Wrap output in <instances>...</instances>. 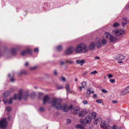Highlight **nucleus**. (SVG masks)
Wrapping results in <instances>:
<instances>
[{
	"mask_svg": "<svg viewBox=\"0 0 129 129\" xmlns=\"http://www.w3.org/2000/svg\"><path fill=\"white\" fill-rule=\"evenodd\" d=\"M105 129H111V127L109 125H107L106 126Z\"/></svg>",
	"mask_w": 129,
	"mask_h": 129,
	"instance_id": "42",
	"label": "nucleus"
},
{
	"mask_svg": "<svg viewBox=\"0 0 129 129\" xmlns=\"http://www.w3.org/2000/svg\"><path fill=\"white\" fill-rule=\"evenodd\" d=\"M66 89L68 92H70V90L69 88V86L67 84H66Z\"/></svg>",
	"mask_w": 129,
	"mask_h": 129,
	"instance_id": "27",
	"label": "nucleus"
},
{
	"mask_svg": "<svg viewBox=\"0 0 129 129\" xmlns=\"http://www.w3.org/2000/svg\"><path fill=\"white\" fill-rule=\"evenodd\" d=\"M129 93V86L123 90L121 92V95H123Z\"/></svg>",
	"mask_w": 129,
	"mask_h": 129,
	"instance_id": "11",
	"label": "nucleus"
},
{
	"mask_svg": "<svg viewBox=\"0 0 129 129\" xmlns=\"http://www.w3.org/2000/svg\"><path fill=\"white\" fill-rule=\"evenodd\" d=\"M109 40L110 42H113L116 40V38L115 37H114L113 35H111L109 36Z\"/></svg>",
	"mask_w": 129,
	"mask_h": 129,
	"instance_id": "15",
	"label": "nucleus"
},
{
	"mask_svg": "<svg viewBox=\"0 0 129 129\" xmlns=\"http://www.w3.org/2000/svg\"><path fill=\"white\" fill-rule=\"evenodd\" d=\"M14 90L13 89L11 91L10 90L9 91H6L4 93L3 95L4 96H7L10 94V92L13 91Z\"/></svg>",
	"mask_w": 129,
	"mask_h": 129,
	"instance_id": "18",
	"label": "nucleus"
},
{
	"mask_svg": "<svg viewBox=\"0 0 129 129\" xmlns=\"http://www.w3.org/2000/svg\"><path fill=\"white\" fill-rule=\"evenodd\" d=\"M11 52L12 54H15L16 52V50L14 48H12V49Z\"/></svg>",
	"mask_w": 129,
	"mask_h": 129,
	"instance_id": "30",
	"label": "nucleus"
},
{
	"mask_svg": "<svg viewBox=\"0 0 129 129\" xmlns=\"http://www.w3.org/2000/svg\"><path fill=\"white\" fill-rule=\"evenodd\" d=\"M75 81H77V78H75Z\"/></svg>",
	"mask_w": 129,
	"mask_h": 129,
	"instance_id": "63",
	"label": "nucleus"
},
{
	"mask_svg": "<svg viewBox=\"0 0 129 129\" xmlns=\"http://www.w3.org/2000/svg\"><path fill=\"white\" fill-rule=\"evenodd\" d=\"M63 88L61 86H59L57 87V89H60L62 88Z\"/></svg>",
	"mask_w": 129,
	"mask_h": 129,
	"instance_id": "55",
	"label": "nucleus"
},
{
	"mask_svg": "<svg viewBox=\"0 0 129 129\" xmlns=\"http://www.w3.org/2000/svg\"><path fill=\"white\" fill-rule=\"evenodd\" d=\"M12 109V107H8L6 108V110L7 111H11Z\"/></svg>",
	"mask_w": 129,
	"mask_h": 129,
	"instance_id": "26",
	"label": "nucleus"
},
{
	"mask_svg": "<svg viewBox=\"0 0 129 129\" xmlns=\"http://www.w3.org/2000/svg\"><path fill=\"white\" fill-rule=\"evenodd\" d=\"M107 76L109 78H111L113 76V75L110 74H107Z\"/></svg>",
	"mask_w": 129,
	"mask_h": 129,
	"instance_id": "43",
	"label": "nucleus"
},
{
	"mask_svg": "<svg viewBox=\"0 0 129 129\" xmlns=\"http://www.w3.org/2000/svg\"><path fill=\"white\" fill-rule=\"evenodd\" d=\"M31 51L32 50L29 49L23 51L21 52V54L22 56H24L28 53L30 54L31 55L32 54Z\"/></svg>",
	"mask_w": 129,
	"mask_h": 129,
	"instance_id": "10",
	"label": "nucleus"
},
{
	"mask_svg": "<svg viewBox=\"0 0 129 129\" xmlns=\"http://www.w3.org/2000/svg\"><path fill=\"white\" fill-rule=\"evenodd\" d=\"M123 20L125 22L127 21V19L126 18H123Z\"/></svg>",
	"mask_w": 129,
	"mask_h": 129,
	"instance_id": "54",
	"label": "nucleus"
},
{
	"mask_svg": "<svg viewBox=\"0 0 129 129\" xmlns=\"http://www.w3.org/2000/svg\"><path fill=\"white\" fill-rule=\"evenodd\" d=\"M111 35L108 32H105L104 33V35L107 39H109L110 37L109 36Z\"/></svg>",
	"mask_w": 129,
	"mask_h": 129,
	"instance_id": "25",
	"label": "nucleus"
},
{
	"mask_svg": "<svg viewBox=\"0 0 129 129\" xmlns=\"http://www.w3.org/2000/svg\"><path fill=\"white\" fill-rule=\"evenodd\" d=\"M92 121L91 116L89 115L86 116L85 119L81 118L79 120L80 122L84 126L90 124Z\"/></svg>",
	"mask_w": 129,
	"mask_h": 129,
	"instance_id": "4",
	"label": "nucleus"
},
{
	"mask_svg": "<svg viewBox=\"0 0 129 129\" xmlns=\"http://www.w3.org/2000/svg\"><path fill=\"white\" fill-rule=\"evenodd\" d=\"M109 81L111 83H114L115 81V80L114 79H110Z\"/></svg>",
	"mask_w": 129,
	"mask_h": 129,
	"instance_id": "40",
	"label": "nucleus"
},
{
	"mask_svg": "<svg viewBox=\"0 0 129 129\" xmlns=\"http://www.w3.org/2000/svg\"><path fill=\"white\" fill-rule=\"evenodd\" d=\"M15 80L14 78H11L10 79V81H11V82H14Z\"/></svg>",
	"mask_w": 129,
	"mask_h": 129,
	"instance_id": "44",
	"label": "nucleus"
},
{
	"mask_svg": "<svg viewBox=\"0 0 129 129\" xmlns=\"http://www.w3.org/2000/svg\"><path fill=\"white\" fill-rule=\"evenodd\" d=\"M7 124L6 120L5 118H3L0 120V127L1 128H5Z\"/></svg>",
	"mask_w": 129,
	"mask_h": 129,
	"instance_id": "8",
	"label": "nucleus"
},
{
	"mask_svg": "<svg viewBox=\"0 0 129 129\" xmlns=\"http://www.w3.org/2000/svg\"><path fill=\"white\" fill-rule=\"evenodd\" d=\"M74 47H71L67 48L65 51V54L66 55H70L72 53L75 51Z\"/></svg>",
	"mask_w": 129,
	"mask_h": 129,
	"instance_id": "7",
	"label": "nucleus"
},
{
	"mask_svg": "<svg viewBox=\"0 0 129 129\" xmlns=\"http://www.w3.org/2000/svg\"><path fill=\"white\" fill-rule=\"evenodd\" d=\"M54 98H54L52 99V100H51L50 99L48 95H46L45 96L43 99V104H45V103H51L52 105H52V103L53 99Z\"/></svg>",
	"mask_w": 129,
	"mask_h": 129,
	"instance_id": "5",
	"label": "nucleus"
},
{
	"mask_svg": "<svg viewBox=\"0 0 129 129\" xmlns=\"http://www.w3.org/2000/svg\"><path fill=\"white\" fill-rule=\"evenodd\" d=\"M76 127L77 128H80L81 129H85L84 127L81 124H78L76 125Z\"/></svg>",
	"mask_w": 129,
	"mask_h": 129,
	"instance_id": "22",
	"label": "nucleus"
},
{
	"mask_svg": "<svg viewBox=\"0 0 129 129\" xmlns=\"http://www.w3.org/2000/svg\"><path fill=\"white\" fill-rule=\"evenodd\" d=\"M8 103L9 104H11L13 101V98H10L9 100H7Z\"/></svg>",
	"mask_w": 129,
	"mask_h": 129,
	"instance_id": "28",
	"label": "nucleus"
},
{
	"mask_svg": "<svg viewBox=\"0 0 129 129\" xmlns=\"http://www.w3.org/2000/svg\"><path fill=\"white\" fill-rule=\"evenodd\" d=\"M95 46V44L93 42L90 43L89 46V49L90 50L94 49Z\"/></svg>",
	"mask_w": 129,
	"mask_h": 129,
	"instance_id": "13",
	"label": "nucleus"
},
{
	"mask_svg": "<svg viewBox=\"0 0 129 129\" xmlns=\"http://www.w3.org/2000/svg\"><path fill=\"white\" fill-rule=\"evenodd\" d=\"M94 59H100V57L97 56H96L94 57Z\"/></svg>",
	"mask_w": 129,
	"mask_h": 129,
	"instance_id": "51",
	"label": "nucleus"
},
{
	"mask_svg": "<svg viewBox=\"0 0 129 129\" xmlns=\"http://www.w3.org/2000/svg\"><path fill=\"white\" fill-rule=\"evenodd\" d=\"M80 111L79 108L77 107H76L74 110V113L75 114H77Z\"/></svg>",
	"mask_w": 129,
	"mask_h": 129,
	"instance_id": "20",
	"label": "nucleus"
},
{
	"mask_svg": "<svg viewBox=\"0 0 129 129\" xmlns=\"http://www.w3.org/2000/svg\"><path fill=\"white\" fill-rule=\"evenodd\" d=\"M112 102L113 103H117V101H112Z\"/></svg>",
	"mask_w": 129,
	"mask_h": 129,
	"instance_id": "59",
	"label": "nucleus"
},
{
	"mask_svg": "<svg viewBox=\"0 0 129 129\" xmlns=\"http://www.w3.org/2000/svg\"><path fill=\"white\" fill-rule=\"evenodd\" d=\"M83 103L85 104H87V103L86 100H84L83 101Z\"/></svg>",
	"mask_w": 129,
	"mask_h": 129,
	"instance_id": "45",
	"label": "nucleus"
},
{
	"mask_svg": "<svg viewBox=\"0 0 129 129\" xmlns=\"http://www.w3.org/2000/svg\"><path fill=\"white\" fill-rule=\"evenodd\" d=\"M99 88H102V86H100L99 87Z\"/></svg>",
	"mask_w": 129,
	"mask_h": 129,
	"instance_id": "64",
	"label": "nucleus"
},
{
	"mask_svg": "<svg viewBox=\"0 0 129 129\" xmlns=\"http://www.w3.org/2000/svg\"><path fill=\"white\" fill-rule=\"evenodd\" d=\"M4 103L5 104H6L7 103H8L7 100H6L5 99L3 100Z\"/></svg>",
	"mask_w": 129,
	"mask_h": 129,
	"instance_id": "48",
	"label": "nucleus"
},
{
	"mask_svg": "<svg viewBox=\"0 0 129 129\" xmlns=\"http://www.w3.org/2000/svg\"><path fill=\"white\" fill-rule=\"evenodd\" d=\"M20 73L21 74H27L28 73L25 70H23L21 71Z\"/></svg>",
	"mask_w": 129,
	"mask_h": 129,
	"instance_id": "32",
	"label": "nucleus"
},
{
	"mask_svg": "<svg viewBox=\"0 0 129 129\" xmlns=\"http://www.w3.org/2000/svg\"><path fill=\"white\" fill-rule=\"evenodd\" d=\"M64 64V62L63 61H62L60 62V64L61 65H63Z\"/></svg>",
	"mask_w": 129,
	"mask_h": 129,
	"instance_id": "56",
	"label": "nucleus"
},
{
	"mask_svg": "<svg viewBox=\"0 0 129 129\" xmlns=\"http://www.w3.org/2000/svg\"><path fill=\"white\" fill-rule=\"evenodd\" d=\"M98 119H95L93 122L94 124L96 125L98 123Z\"/></svg>",
	"mask_w": 129,
	"mask_h": 129,
	"instance_id": "37",
	"label": "nucleus"
},
{
	"mask_svg": "<svg viewBox=\"0 0 129 129\" xmlns=\"http://www.w3.org/2000/svg\"><path fill=\"white\" fill-rule=\"evenodd\" d=\"M86 113V111L84 110H81L78 114V116L79 117H83Z\"/></svg>",
	"mask_w": 129,
	"mask_h": 129,
	"instance_id": "14",
	"label": "nucleus"
},
{
	"mask_svg": "<svg viewBox=\"0 0 129 129\" xmlns=\"http://www.w3.org/2000/svg\"><path fill=\"white\" fill-rule=\"evenodd\" d=\"M81 87H82V88H84L86 86V82L85 81H83L81 82Z\"/></svg>",
	"mask_w": 129,
	"mask_h": 129,
	"instance_id": "24",
	"label": "nucleus"
},
{
	"mask_svg": "<svg viewBox=\"0 0 129 129\" xmlns=\"http://www.w3.org/2000/svg\"><path fill=\"white\" fill-rule=\"evenodd\" d=\"M35 95V92H33L31 94V96L32 99H34Z\"/></svg>",
	"mask_w": 129,
	"mask_h": 129,
	"instance_id": "33",
	"label": "nucleus"
},
{
	"mask_svg": "<svg viewBox=\"0 0 129 129\" xmlns=\"http://www.w3.org/2000/svg\"><path fill=\"white\" fill-rule=\"evenodd\" d=\"M106 122L104 120L102 121L100 124V126L101 127L103 128L106 125Z\"/></svg>",
	"mask_w": 129,
	"mask_h": 129,
	"instance_id": "21",
	"label": "nucleus"
},
{
	"mask_svg": "<svg viewBox=\"0 0 129 129\" xmlns=\"http://www.w3.org/2000/svg\"><path fill=\"white\" fill-rule=\"evenodd\" d=\"M119 25V24L118 22H115L113 25V26L114 27H116Z\"/></svg>",
	"mask_w": 129,
	"mask_h": 129,
	"instance_id": "31",
	"label": "nucleus"
},
{
	"mask_svg": "<svg viewBox=\"0 0 129 129\" xmlns=\"http://www.w3.org/2000/svg\"><path fill=\"white\" fill-rule=\"evenodd\" d=\"M75 50L77 53H80L82 52L84 53L88 51V49L85 44L81 43L76 46Z\"/></svg>",
	"mask_w": 129,
	"mask_h": 129,
	"instance_id": "3",
	"label": "nucleus"
},
{
	"mask_svg": "<svg viewBox=\"0 0 129 129\" xmlns=\"http://www.w3.org/2000/svg\"><path fill=\"white\" fill-rule=\"evenodd\" d=\"M118 62L119 63H123V61H118Z\"/></svg>",
	"mask_w": 129,
	"mask_h": 129,
	"instance_id": "62",
	"label": "nucleus"
},
{
	"mask_svg": "<svg viewBox=\"0 0 129 129\" xmlns=\"http://www.w3.org/2000/svg\"><path fill=\"white\" fill-rule=\"evenodd\" d=\"M126 9H129V4L127 5L126 7Z\"/></svg>",
	"mask_w": 129,
	"mask_h": 129,
	"instance_id": "58",
	"label": "nucleus"
},
{
	"mask_svg": "<svg viewBox=\"0 0 129 129\" xmlns=\"http://www.w3.org/2000/svg\"><path fill=\"white\" fill-rule=\"evenodd\" d=\"M97 97V95L95 94H94L93 95V98L94 99L96 98Z\"/></svg>",
	"mask_w": 129,
	"mask_h": 129,
	"instance_id": "47",
	"label": "nucleus"
},
{
	"mask_svg": "<svg viewBox=\"0 0 129 129\" xmlns=\"http://www.w3.org/2000/svg\"><path fill=\"white\" fill-rule=\"evenodd\" d=\"M114 58L116 60H122L124 59V57L122 55L119 54L114 56Z\"/></svg>",
	"mask_w": 129,
	"mask_h": 129,
	"instance_id": "12",
	"label": "nucleus"
},
{
	"mask_svg": "<svg viewBox=\"0 0 129 129\" xmlns=\"http://www.w3.org/2000/svg\"><path fill=\"white\" fill-rule=\"evenodd\" d=\"M28 65V62H26L25 63V66H27Z\"/></svg>",
	"mask_w": 129,
	"mask_h": 129,
	"instance_id": "60",
	"label": "nucleus"
},
{
	"mask_svg": "<svg viewBox=\"0 0 129 129\" xmlns=\"http://www.w3.org/2000/svg\"><path fill=\"white\" fill-rule=\"evenodd\" d=\"M53 73L55 75H57V72L56 70H55L54 71Z\"/></svg>",
	"mask_w": 129,
	"mask_h": 129,
	"instance_id": "53",
	"label": "nucleus"
},
{
	"mask_svg": "<svg viewBox=\"0 0 129 129\" xmlns=\"http://www.w3.org/2000/svg\"><path fill=\"white\" fill-rule=\"evenodd\" d=\"M91 115L93 118H95L96 116V114L95 112H93L92 113Z\"/></svg>",
	"mask_w": 129,
	"mask_h": 129,
	"instance_id": "29",
	"label": "nucleus"
},
{
	"mask_svg": "<svg viewBox=\"0 0 129 129\" xmlns=\"http://www.w3.org/2000/svg\"><path fill=\"white\" fill-rule=\"evenodd\" d=\"M71 122V120L69 119L67 120V124H69Z\"/></svg>",
	"mask_w": 129,
	"mask_h": 129,
	"instance_id": "41",
	"label": "nucleus"
},
{
	"mask_svg": "<svg viewBox=\"0 0 129 129\" xmlns=\"http://www.w3.org/2000/svg\"><path fill=\"white\" fill-rule=\"evenodd\" d=\"M96 102H97L99 103H103V101L102 100L98 99L96 101Z\"/></svg>",
	"mask_w": 129,
	"mask_h": 129,
	"instance_id": "34",
	"label": "nucleus"
},
{
	"mask_svg": "<svg viewBox=\"0 0 129 129\" xmlns=\"http://www.w3.org/2000/svg\"><path fill=\"white\" fill-rule=\"evenodd\" d=\"M126 22H122V24L123 26H124L125 25H126Z\"/></svg>",
	"mask_w": 129,
	"mask_h": 129,
	"instance_id": "50",
	"label": "nucleus"
},
{
	"mask_svg": "<svg viewBox=\"0 0 129 129\" xmlns=\"http://www.w3.org/2000/svg\"><path fill=\"white\" fill-rule=\"evenodd\" d=\"M62 80L63 81H66V79L64 77H62L61 78Z\"/></svg>",
	"mask_w": 129,
	"mask_h": 129,
	"instance_id": "52",
	"label": "nucleus"
},
{
	"mask_svg": "<svg viewBox=\"0 0 129 129\" xmlns=\"http://www.w3.org/2000/svg\"><path fill=\"white\" fill-rule=\"evenodd\" d=\"M23 90L20 89L19 90V92L18 94H15L14 96L13 99L16 100L17 99L20 100L22 98L25 100L28 97L29 93L27 92H25L24 94L22 95V93L23 92Z\"/></svg>",
	"mask_w": 129,
	"mask_h": 129,
	"instance_id": "2",
	"label": "nucleus"
},
{
	"mask_svg": "<svg viewBox=\"0 0 129 129\" xmlns=\"http://www.w3.org/2000/svg\"><path fill=\"white\" fill-rule=\"evenodd\" d=\"M36 66H35L33 67H31L30 68V69L31 70H35L37 68Z\"/></svg>",
	"mask_w": 129,
	"mask_h": 129,
	"instance_id": "38",
	"label": "nucleus"
},
{
	"mask_svg": "<svg viewBox=\"0 0 129 129\" xmlns=\"http://www.w3.org/2000/svg\"><path fill=\"white\" fill-rule=\"evenodd\" d=\"M100 40V39L99 37L96 38L95 39L94 43L95 44V45H96L97 47L98 48H100L102 46Z\"/></svg>",
	"mask_w": 129,
	"mask_h": 129,
	"instance_id": "9",
	"label": "nucleus"
},
{
	"mask_svg": "<svg viewBox=\"0 0 129 129\" xmlns=\"http://www.w3.org/2000/svg\"><path fill=\"white\" fill-rule=\"evenodd\" d=\"M94 92V90L91 88H88L87 89L86 93L88 94H89L91 93H93Z\"/></svg>",
	"mask_w": 129,
	"mask_h": 129,
	"instance_id": "17",
	"label": "nucleus"
},
{
	"mask_svg": "<svg viewBox=\"0 0 129 129\" xmlns=\"http://www.w3.org/2000/svg\"><path fill=\"white\" fill-rule=\"evenodd\" d=\"M76 63L78 64H80V65L82 66L83 64L85 63L84 60L83 59L82 60H77L76 61Z\"/></svg>",
	"mask_w": 129,
	"mask_h": 129,
	"instance_id": "16",
	"label": "nucleus"
},
{
	"mask_svg": "<svg viewBox=\"0 0 129 129\" xmlns=\"http://www.w3.org/2000/svg\"><path fill=\"white\" fill-rule=\"evenodd\" d=\"M112 33L114 35L117 36H119L123 34L124 33V31L123 30H118L117 29H115L113 30Z\"/></svg>",
	"mask_w": 129,
	"mask_h": 129,
	"instance_id": "6",
	"label": "nucleus"
},
{
	"mask_svg": "<svg viewBox=\"0 0 129 129\" xmlns=\"http://www.w3.org/2000/svg\"><path fill=\"white\" fill-rule=\"evenodd\" d=\"M82 88L81 86H79V89L81 91L82 90Z\"/></svg>",
	"mask_w": 129,
	"mask_h": 129,
	"instance_id": "57",
	"label": "nucleus"
},
{
	"mask_svg": "<svg viewBox=\"0 0 129 129\" xmlns=\"http://www.w3.org/2000/svg\"><path fill=\"white\" fill-rule=\"evenodd\" d=\"M34 51L35 52H38V48H36L34 49Z\"/></svg>",
	"mask_w": 129,
	"mask_h": 129,
	"instance_id": "49",
	"label": "nucleus"
},
{
	"mask_svg": "<svg viewBox=\"0 0 129 129\" xmlns=\"http://www.w3.org/2000/svg\"><path fill=\"white\" fill-rule=\"evenodd\" d=\"M61 100L59 99L54 98L53 99L52 103V105L54 106L55 108L58 110L61 109L64 111L67 112L69 109L72 110L73 106L71 105L69 107L66 104L61 105Z\"/></svg>",
	"mask_w": 129,
	"mask_h": 129,
	"instance_id": "1",
	"label": "nucleus"
},
{
	"mask_svg": "<svg viewBox=\"0 0 129 129\" xmlns=\"http://www.w3.org/2000/svg\"><path fill=\"white\" fill-rule=\"evenodd\" d=\"M98 72L96 71L95 70L94 71L91 72L90 73V74H95L97 73Z\"/></svg>",
	"mask_w": 129,
	"mask_h": 129,
	"instance_id": "39",
	"label": "nucleus"
},
{
	"mask_svg": "<svg viewBox=\"0 0 129 129\" xmlns=\"http://www.w3.org/2000/svg\"><path fill=\"white\" fill-rule=\"evenodd\" d=\"M57 50L59 51L62 50V46L61 45L58 46L57 47Z\"/></svg>",
	"mask_w": 129,
	"mask_h": 129,
	"instance_id": "23",
	"label": "nucleus"
},
{
	"mask_svg": "<svg viewBox=\"0 0 129 129\" xmlns=\"http://www.w3.org/2000/svg\"><path fill=\"white\" fill-rule=\"evenodd\" d=\"M69 63L72 64L73 63V61H69L68 62Z\"/></svg>",
	"mask_w": 129,
	"mask_h": 129,
	"instance_id": "61",
	"label": "nucleus"
},
{
	"mask_svg": "<svg viewBox=\"0 0 129 129\" xmlns=\"http://www.w3.org/2000/svg\"><path fill=\"white\" fill-rule=\"evenodd\" d=\"M112 129H117L118 128V126L116 125H114L111 128Z\"/></svg>",
	"mask_w": 129,
	"mask_h": 129,
	"instance_id": "35",
	"label": "nucleus"
},
{
	"mask_svg": "<svg viewBox=\"0 0 129 129\" xmlns=\"http://www.w3.org/2000/svg\"><path fill=\"white\" fill-rule=\"evenodd\" d=\"M107 41L105 39H103L101 41V45L102 44L103 45H105L107 43Z\"/></svg>",
	"mask_w": 129,
	"mask_h": 129,
	"instance_id": "19",
	"label": "nucleus"
},
{
	"mask_svg": "<svg viewBox=\"0 0 129 129\" xmlns=\"http://www.w3.org/2000/svg\"><path fill=\"white\" fill-rule=\"evenodd\" d=\"M101 91L104 93H106L107 92V91L105 89H102Z\"/></svg>",
	"mask_w": 129,
	"mask_h": 129,
	"instance_id": "36",
	"label": "nucleus"
},
{
	"mask_svg": "<svg viewBox=\"0 0 129 129\" xmlns=\"http://www.w3.org/2000/svg\"><path fill=\"white\" fill-rule=\"evenodd\" d=\"M40 110L41 111L43 112L44 110V108L43 107H41L40 108Z\"/></svg>",
	"mask_w": 129,
	"mask_h": 129,
	"instance_id": "46",
	"label": "nucleus"
}]
</instances>
